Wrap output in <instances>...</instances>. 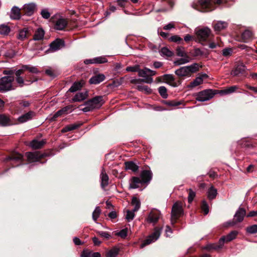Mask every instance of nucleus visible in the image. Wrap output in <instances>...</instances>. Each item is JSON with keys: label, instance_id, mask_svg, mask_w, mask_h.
<instances>
[{"label": "nucleus", "instance_id": "1", "mask_svg": "<svg viewBox=\"0 0 257 257\" xmlns=\"http://www.w3.org/2000/svg\"><path fill=\"white\" fill-rule=\"evenodd\" d=\"M200 66L198 63H195L190 65L181 67L176 70L175 73L179 77H189L193 73L197 72L199 69Z\"/></svg>", "mask_w": 257, "mask_h": 257}, {"label": "nucleus", "instance_id": "2", "mask_svg": "<svg viewBox=\"0 0 257 257\" xmlns=\"http://www.w3.org/2000/svg\"><path fill=\"white\" fill-rule=\"evenodd\" d=\"M104 103V101L102 96H96L86 101L84 104L85 107L81 109L84 112L90 111L94 109L100 108Z\"/></svg>", "mask_w": 257, "mask_h": 257}, {"label": "nucleus", "instance_id": "3", "mask_svg": "<svg viewBox=\"0 0 257 257\" xmlns=\"http://www.w3.org/2000/svg\"><path fill=\"white\" fill-rule=\"evenodd\" d=\"M156 72L152 70L149 68H145L143 69H139L138 75L140 77H143L144 79H135L132 80V83H136L138 82H144L147 83H152L153 79L152 78V76L155 75Z\"/></svg>", "mask_w": 257, "mask_h": 257}, {"label": "nucleus", "instance_id": "4", "mask_svg": "<svg viewBox=\"0 0 257 257\" xmlns=\"http://www.w3.org/2000/svg\"><path fill=\"white\" fill-rule=\"evenodd\" d=\"M238 234L237 231L234 230L230 232L226 236H222L219 240L218 244H211L208 245L206 247L207 249H219L222 247L224 242H229L233 239H235Z\"/></svg>", "mask_w": 257, "mask_h": 257}, {"label": "nucleus", "instance_id": "5", "mask_svg": "<svg viewBox=\"0 0 257 257\" xmlns=\"http://www.w3.org/2000/svg\"><path fill=\"white\" fill-rule=\"evenodd\" d=\"M183 214L182 204L181 202H176L172 206L171 211V222L173 226L177 222V219Z\"/></svg>", "mask_w": 257, "mask_h": 257}, {"label": "nucleus", "instance_id": "6", "mask_svg": "<svg viewBox=\"0 0 257 257\" xmlns=\"http://www.w3.org/2000/svg\"><path fill=\"white\" fill-rule=\"evenodd\" d=\"M15 78L13 76H6L0 79V91L7 92L15 88L13 87L12 83Z\"/></svg>", "mask_w": 257, "mask_h": 257}, {"label": "nucleus", "instance_id": "7", "mask_svg": "<svg viewBox=\"0 0 257 257\" xmlns=\"http://www.w3.org/2000/svg\"><path fill=\"white\" fill-rule=\"evenodd\" d=\"M193 7L203 12L211 11L214 9L210 0H199L196 4L193 5Z\"/></svg>", "mask_w": 257, "mask_h": 257}, {"label": "nucleus", "instance_id": "8", "mask_svg": "<svg viewBox=\"0 0 257 257\" xmlns=\"http://www.w3.org/2000/svg\"><path fill=\"white\" fill-rule=\"evenodd\" d=\"M162 229V228L156 227L154 232L141 244V248L156 241L161 235Z\"/></svg>", "mask_w": 257, "mask_h": 257}, {"label": "nucleus", "instance_id": "9", "mask_svg": "<svg viewBox=\"0 0 257 257\" xmlns=\"http://www.w3.org/2000/svg\"><path fill=\"white\" fill-rule=\"evenodd\" d=\"M214 95V93L211 89H207L198 93L196 99L199 101H205L210 100Z\"/></svg>", "mask_w": 257, "mask_h": 257}, {"label": "nucleus", "instance_id": "10", "mask_svg": "<svg viewBox=\"0 0 257 257\" xmlns=\"http://www.w3.org/2000/svg\"><path fill=\"white\" fill-rule=\"evenodd\" d=\"M36 9V4L34 3H31L25 4L22 9V10L25 15L28 16H31L33 15Z\"/></svg>", "mask_w": 257, "mask_h": 257}, {"label": "nucleus", "instance_id": "11", "mask_svg": "<svg viewBox=\"0 0 257 257\" xmlns=\"http://www.w3.org/2000/svg\"><path fill=\"white\" fill-rule=\"evenodd\" d=\"M162 78L164 81L173 87H178L181 84V80L175 81L174 77L172 74H164Z\"/></svg>", "mask_w": 257, "mask_h": 257}, {"label": "nucleus", "instance_id": "12", "mask_svg": "<svg viewBox=\"0 0 257 257\" xmlns=\"http://www.w3.org/2000/svg\"><path fill=\"white\" fill-rule=\"evenodd\" d=\"M51 21L55 23L54 29L57 30H63L67 25V21L63 17H60L55 22L52 17Z\"/></svg>", "mask_w": 257, "mask_h": 257}, {"label": "nucleus", "instance_id": "13", "mask_svg": "<svg viewBox=\"0 0 257 257\" xmlns=\"http://www.w3.org/2000/svg\"><path fill=\"white\" fill-rule=\"evenodd\" d=\"M64 46V41L61 39H57L51 43L49 51L51 52H54L60 50Z\"/></svg>", "mask_w": 257, "mask_h": 257}, {"label": "nucleus", "instance_id": "14", "mask_svg": "<svg viewBox=\"0 0 257 257\" xmlns=\"http://www.w3.org/2000/svg\"><path fill=\"white\" fill-rule=\"evenodd\" d=\"M210 34V30L208 28H205L199 30L196 32V35L200 41H205Z\"/></svg>", "mask_w": 257, "mask_h": 257}, {"label": "nucleus", "instance_id": "15", "mask_svg": "<svg viewBox=\"0 0 257 257\" xmlns=\"http://www.w3.org/2000/svg\"><path fill=\"white\" fill-rule=\"evenodd\" d=\"M36 116V112L33 111H29L27 113L24 114L18 118V121L20 123H24L32 119Z\"/></svg>", "mask_w": 257, "mask_h": 257}, {"label": "nucleus", "instance_id": "16", "mask_svg": "<svg viewBox=\"0 0 257 257\" xmlns=\"http://www.w3.org/2000/svg\"><path fill=\"white\" fill-rule=\"evenodd\" d=\"M26 155L28 160L31 162H35L38 161L41 158L43 157L44 155L41 154L38 152H27Z\"/></svg>", "mask_w": 257, "mask_h": 257}, {"label": "nucleus", "instance_id": "17", "mask_svg": "<svg viewBox=\"0 0 257 257\" xmlns=\"http://www.w3.org/2000/svg\"><path fill=\"white\" fill-rule=\"evenodd\" d=\"M160 212L158 210H153L149 213L147 220L149 223L155 224L160 218Z\"/></svg>", "mask_w": 257, "mask_h": 257}, {"label": "nucleus", "instance_id": "18", "mask_svg": "<svg viewBox=\"0 0 257 257\" xmlns=\"http://www.w3.org/2000/svg\"><path fill=\"white\" fill-rule=\"evenodd\" d=\"M245 210L243 208L239 207L236 211L234 215V220L235 221V223L242 221L244 217L245 216Z\"/></svg>", "mask_w": 257, "mask_h": 257}, {"label": "nucleus", "instance_id": "19", "mask_svg": "<svg viewBox=\"0 0 257 257\" xmlns=\"http://www.w3.org/2000/svg\"><path fill=\"white\" fill-rule=\"evenodd\" d=\"M13 124V122L9 115L5 114H0V126H7Z\"/></svg>", "mask_w": 257, "mask_h": 257}, {"label": "nucleus", "instance_id": "20", "mask_svg": "<svg viewBox=\"0 0 257 257\" xmlns=\"http://www.w3.org/2000/svg\"><path fill=\"white\" fill-rule=\"evenodd\" d=\"M207 75L206 74H202L200 76L197 77L192 82H191L188 86L187 88L192 89L195 87L203 82V78H206Z\"/></svg>", "mask_w": 257, "mask_h": 257}, {"label": "nucleus", "instance_id": "21", "mask_svg": "<svg viewBox=\"0 0 257 257\" xmlns=\"http://www.w3.org/2000/svg\"><path fill=\"white\" fill-rule=\"evenodd\" d=\"M152 172L150 170H143L141 173V178L144 183H149L152 179Z\"/></svg>", "mask_w": 257, "mask_h": 257}, {"label": "nucleus", "instance_id": "22", "mask_svg": "<svg viewBox=\"0 0 257 257\" xmlns=\"http://www.w3.org/2000/svg\"><path fill=\"white\" fill-rule=\"evenodd\" d=\"M100 178L101 180V187L102 189H104L108 185L109 178L103 168L101 169Z\"/></svg>", "mask_w": 257, "mask_h": 257}, {"label": "nucleus", "instance_id": "23", "mask_svg": "<svg viewBox=\"0 0 257 257\" xmlns=\"http://www.w3.org/2000/svg\"><path fill=\"white\" fill-rule=\"evenodd\" d=\"M246 70V66L242 63L237 65L232 71L231 74L233 76H237L239 74H243Z\"/></svg>", "mask_w": 257, "mask_h": 257}, {"label": "nucleus", "instance_id": "24", "mask_svg": "<svg viewBox=\"0 0 257 257\" xmlns=\"http://www.w3.org/2000/svg\"><path fill=\"white\" fill-rule=\"evenodd\" d=\"M105 77L103 74H98L92 76L89 79V83L92 84H97L103 81Z\"/></svg>", "mask_w": 257, "mask_h": 257}, {"label": "nucleus", "instance_id": "25", "mask_svg": "<svg viewBox=\"0 0 257 257\" xmlns=\"http://www.w3.org/2000/svg\"><path fill=\"white\" fill-rule=\"evenodd\" d=\"M21 9L17 7H13L11 11L10 18L13 20H19L21 18Z\"/></svg>", "mask_w": 257, "mask_h": 257}, {"label": "nucleus", "instance_id": "26", "mask_svg": "<svg viewBox=\"0 0 257 257\" xmlns=\"http://www.w3.org/2000/svg\"><path fill=\"white\" fill-rule=\"evenodd\" d=\"M23 156L22 154L14 152L8 158L6 159V161H13L16 162H22L23 161Z\"/></svg>", "mask_w": 257, "mask_h": 257}, {"label": "nucleus", "instance_id": "27", "mask_svg": "<svg viewBox=\"0 0 257 257\" xmlns=\"http://www.w3.org/2000/svg\"><path fill=\"white\" fill-rule=\"evenodd\" d=\"M88 96L87 91L78 92L73 97V102H79L85 99Z\"/></svg>", "mask_w": 257, "mask_h": 257}, {"label": "nucleus", "instance_id": "28", "mask_svg": "<svg viewBox=\"0 0 257 257\" xmlns=\"http://www.w3.org/2000/svg\"><path fill=\"white\" fill-rule=\"evenodd\" d=\"M143 183L141 179L137 177H133L131 180L130 188L131 189H136L139 187L140 184Z\"/></svg>", "mask_w": 257, "mask_h": 257}, {"label": "nucleus", "instance_id": "29", "mask_svg": "<svg viewBox=\"0 0 257 257\" xmlns=\"http://www.w3.org/2000/svg\"><path fill=\"white\" fill-rule=\"evenodd\" d=\"M70 109L69 106H65L60 110L57 111L55 114L53 115V116L50 119L51 121H54L56 119L61 116L63 114L67 113V111Z\"/></svg>", "mask_w": 257, "mask_h": 257}, {"label": "nucleus", "instance_id": "30", "mask_svg": "<svg viewBox=\"0 0 257 257\" xmlns=\"http://www.w3.org/2000/svg\"><path fill=\"white\" fill-rule=\"evenodd\" d=\"M45 143L46 142L44 140L38 141L37 140H33L30 143V146L33 149H38L41 148Z\"/></svg>", "mask_w": 257, "mask_h": 257}, {"label": "nucleus", "instance_id": "31", "mask_svg": "<svg viewBox=\"0 0 257 257\" xmlns=\"http://www.w3.org/2000/svg\"><path fill=\"white\" fill-rule=\"evenodd\" d=\"M228 26V24L224 21H218L214 26V29L215 31H220L225 29Z\"/></svg>", "mask_w": 257, "mask_h": 257}, {"label": "nucleus", "instance_id": "32", "mask_svg": "<svg viewBox=\"0 0 257 257\" xmlns=\"http://www.w3.org/2000/svg\"><path fill=\"white\" fill-rule=\"evenodd\" d=\"M125 167L126 170H131L134 172H137L139 169L138 166L132 161L125 162Z\"/></svg>", "mask_w": 257, "mask_h": 257}, {"label": "nucleus", "instance_id": "33", "mask_svg": "<svg viewBox=\"0 0 257 257\" xmlns=\"http://www.w3.org/2000/svg\"><path fill=\"white\" fill-rule=\"evenodd\" d=\"M251 32L249 30L244 31L241 34V40L243 42H247L252 37Z\"/></svg>", "mask_w": 257, "mask_h": 257}, {"label": "nucleus", "instance_id": "34", "mask_svg": "<svg viewBox=\"0 0 257 257\" xmlns=\"http://www.w3.org/2000/svg\"><path fill=\"white\" fill-rule=\"evenodd\" d=\"M217 194V190L213 186H212L209 188V189L208 190V192H207L208 198L210 200L213 199L216 197Z\"/></svg>", "mask_w": 257, "mask_h": 257}, {"label": "nucleus", "instance_id": "35", "mask_svg": "<svg viewBox=\"0 0 257 257\" xmlns=\"http://www.w3.org/2000/svg\"><path fill=\"white\" fill-rule=\"evenodd\" d=\"M27 33L28 31L26 29L21 30L19 31L17 38L21 41H24L27 38Z\"/></svg>", "mask_w": 257, "mask_h": 257}, {"label": "nucleus", "instance_id": "36", "mask_svg": "<svg viewBox=\"0 0 257 257\" xmlns=\"http://www.w3.org/2000/svg\"><path fill=\"white\" fill-rule=\"evenodd\" d=\"M80 124L74 123L68 125L63 127L61 131L62 133H66L67 132L71 131L79 127Z\"/></svg>", "mask_w": 257, "mask_h": 257}, {"label": "nucleus", "instance_id": "37", "mask_svg": "<svg viewBox=\"0 0 257 257\" xmlns=\"http://www.w3.org/2000/svg\"><path fill=\"white\" fill-rule=\"evenodd\" d=\"M11 29L9 26L5 24L0 25V34L8 35L10 32Z\"/></svg>", "mask_w": 257, "mask_h": 257}, {"label": "nucleus", "instance_id": "38", "mask_svg": "<svg viewBox=\"0 0 257 257\" xmlns=\"http://www.w3.org/2000/svg\"><path fill=\"white\" fill-rule=\"evenodd\" d=\"M160 53L161 56L167 57H171L173 55V53L167 47H163L161 49Z\"/></svg>", "mask_w": 257, "mask_h": 257}, {"label": "nucleus", "instance_id": "39", "mask_svg": "<svg viewBox=\"0 0 257 257\" xmlns=\"http://www.w3.org/2000/svg\"><path fill=\"white\" fill-rule=\"evenodd\" d=\"M44 34L45 33L44 30L42 29H39L36 32L34 39L35 40H41L43 39Z\"/></svg>", "mask_w": 257, "mask_h": 257}, {"label": "nucleus", "instance_id": "40", "mask_svg": "<svg viewBox=\"0 0 257 257\" xmlns=\"http://www.w3.org/2000/svg\"><path fill=\"white\" fill-rule=\"evenodd\" d=\"M132 204L134 206V211H138L141 206V202L138 198L134 197L132 200Z\"/></svg>", "mask_w": 257, "mask_h": 257}, {"label": "nucleus", "instance_id": "41", "mask_svg": "<svg viewBox=\"0 0 257 257\" xmlns=\"http://www.w3.org/2000/svg\"><path fill=\"white\" fill-rule=\"evenodd\" d=\"M82 87V84L80 82H76L73 84L71 87L69 88V91L71 92H74L81 89Z\"/></svg>", "mask_w": 257, "mask_h": 257}, {"label": "nucleus", "instance_id": "42", "mask_svg": "<svg viewBox=\"0 0 257 257\" xmlns=\"http://www.w3.org/2000/svg\"><path fill=\"white\" fill-rule=\"evenodd\" d=\"M176 55L179 57H189L183 47H178L176 49Z\"/></svg>", "mask_w": 257, "mask_h": 257}, {"label": "nucleus", "instance_id": "43", "mask_svg": "<svg viewBox=\"0 0 257 257\" xmlns=\"http://www.w3.org/2000/svg\"><path fill=\"white\" fill-rule=\"evenodd\" d=\"M40 15L44 19H48L51 16V13L48 8H44L41 10Z\"/></svg>", "mask_w": 257, "mask_h": 257}, {"label": "nucleus", "instance_id": "44", "mask_svg": "<svg viewBox=\"0 0 257 257\" xmlns=\"http://www.w3.org/2000/svg\"><path fill=\"white\" fill-rule=\"evenodd\" d=\"M119 250L116 247H114L106 253V257H116L118 253Z\"/></svg>", "mask_w": 257, "mask_h": 257}, {"label": "nucleus", "instance_id": "45", "mask_svg": "<svg viewBox=\"0 0 257 257\" xmlns=\"http://www.w3.org/2000/svg\"><path fill=\"white\" fill-rule=\"evenodd\" d=\"M101 213V210L99 207H96L94 211L92 213V219L94 221L96 222L98 218Z\"/></svg>", "mask_w": 257, "mask_h": 257}, {"label": "nucleus", "instance_id": "46", "mask_svg": "<svg viewBox=\"0 0 257 257\" xmlns=\"http://www.w3.org/2000/svg\"><path fill=\"white\" fill-rule=\"evenodd\" d=\"M190 61L189 57H183L177 61H174V64L179 66L182 64H186Z\"/></svg>", "mask_w": 257, "mask_h": 257}, {"label": "nucleus", "instance_id": "47", "mask_svg": "<svg viewBox=\"0 0 257 257\" xmlns=\"http://www.w3.org/2000/svg\"><path fill=\"white\" fill-rule=\"evenodd\" d=\"M23 69H25V70H28L30 72L37 74L39 73V70L35 66H30L29 65H23Z\"/></svg>", "mask_w": 257, "mask_h": 257}, {"label": "nucleus", "instance_id": "48", "mask_svg": "<svg viewBox=\"0 0 257 257\" xmlns=\"http://www.w3.org/2000/svg\"><path fill=\"white\" fill-rule=\"evenodd\" d=\"M169 41H170L171 42L178 43L179 44H183V39L180 37H179L178 35L172 36L169 38Z\"/></svg>", "mask_w": 257, "mask_h": 257}, {"label": "nucleus", "instance_id": "49", "mask_svg": "<svg viewBox=\"0 0 257 257\" xmlns=\"http://www.w3.org/2000/svg\"><path fill=\"white\" fill-rule=\"evenodd\" d=\"M159 92L160 95L163 98H166L168 97V94L167 92V89L165 86H160L158 88Z\"/></svg>", "mask_w": 257, "mask_h": 257}, {"label": "nucleus", "instance_id": "50", "mask_svg": "<svg viewBox=\"0 0 257 257\" xmlns=\"http://www.w3.org/2000/svg\"><path fill=\"white\" fill-rule=\"evenodd\" d=\"M94 58L95 64H102L107 62V59L104 56H100Z\"/></svg>", "mask_w": 257, "mask_h": 257}, {"label": "nucleus", "instance_id": "51", "mask_svg": "<svg viewBox=\"0 0 257 257\" xmlns=\"http://www.w3.org/2000/svg\"><path fill=\"white\" fill-rule=\"evenodd\" d=\"M246 232L250 234H254L257 233V225L254 224L248 226L246 229Z\"/></svg>", "mask_w": 257, "mask_h": 257}, {"label": "nucleus", "instance_id": "52", "mask_svg": "<svg viewBox=\"0 0 257 257\" xmlns=\"http://www.w3.org/2000/svg\"><path fill=\"white\" fill-rule=\"evenodd\" d=\"M135 211H134V210L132 211L127 210L125 218L127 219L128 221L130 222L134 219L135 217Z\"/></svg>", "mask_w": 257, "mask_h": 257}, {"label": "nucleus", "instance_id": "53", "mask_svg": "<svg viewBox=\"0 0 257 257\" xmlns=\"http://www.w3.org/2000/svg\"><path fill=\"white\" fill-rule=\"evenodd\" d=\"M45 73L47 75L52 78L56 77L57 74L56 71L51 68L46 69Z\"/></svg>", "mask_w": 257, "mask_h": 257}, {"label": "nucleus", "instance_id": "54", "mask_svg": "<svg viewBox=\"0 0 257 257\" xmlns=\"http://www.w3.org/2000/svg\"><path fill=\"white\" fill-rule=\"evenodd\" d=\"M201 209L205 215H206L208 213L209 207L207 202L205 201H203L202 202Z\"/></svg>", "mask_w": 257, "mask_h": 257}, {"label": "nucleus", "instance_id": "55", "mask_svg": "<svg viewBox=\"0 0 257 257\" xmlns=\"http://www.w3.org/2000/svg\"><path fill=\"white\" fill-rule=\"evenodd\" d=\"M138 89L140 91H145L147 93H150L152 92V90L148 86L144 85H138Z\"/></svg>", "mask_w": 257, "mask_h": 257}, {"label": "nucleus", "instance_id": "56", "mask_svg": "<svg viewBox=\"0 0 257 257\" xmlns=\"http://www.w3.org/2000/svg\"><path fill=\"white\" fill-rule=\"evenodd\" d=\"M196 195V193L191 189H189V194L188 197V202L191 203Z\"/></svg>", "mask_w": 257, "mask_h": 257}, {"label": "nucleus", "instance_id": "57", "mask_svg": "<svg viewBox=\"0 0 257 257\" xmlns=\"http://www.w3.org/2000/svg\"><path fill=\"white\" fill-rule=\"evenodd\" d=\"M203 54V52L199 48H195L192 53V55L194 57L201 56Z\"/></svg>", "mask_w": 257, "mask_h": 257}, {"label": "nucleus", "instance_id": "58", "mask_svg": "<svg viewBox=\"0 0 257 257\" xmlns=\"http://www.w3.org/2000/svg\"><path fill=\"white\" fill-rule=\"evenodd\" d=\"M16 81L20 87H23L24 85V79L22 76H16Z\"/></svg>", "mask_w": 257, "mask_h": 257}, {"label": "nucleus", "instance_id": "59", "mask_svg": "<svg viewBox=\"0 0 257 257\" xmlns=\"http://www.w3.org/2000/svg\"><path fill=\"white\" fill-rule=\"evenodd\" d=\"M127 234V228L123 229L116 233V234L117 235L119 236L122 238H125Z\"/></svg>", "mask_w": 257, "mask_h": 257}, {"label": "nucleus", "instance_id": "60", "mask_svg": "<svg viewBox=\"0 0 257 257\" xmlns=\"http://www.w3.org/2000/svg\"><path fill=\"white\" fill-rule=\"evenodd\" d=\"M237 87L236 86H232L228 88H226V89L224 90L223 91V92L224 94H229L235 91Z\"/></svg>", "mask_w": 257, "mask_h": 257}, {"label": "nucleus", "instance_id": "61", "mask_svg": "<svg viewBox=\"0 0 257 257\" xmlns=\"http://www.w3.org/2000/svg\"><path fill=\"white\" fill-rule=\"evenodd\" d=\"M232 53V50L231 48H225L222 50V55L225 57L231 55Z\"/></svg>", "mask_w": 257, "mask_h": 257}, {"label": "nucleus", "instance_id": "62", "mask_svg": "<svg viewBox=\"0 0 257 257\" xmlns=\"http://www.w3.org/2000/svg\"><path fill=\"white\" fill-rule=\"evenodd\" d=\"M139 66L138 65H136L135 66H131L127 67L126 69V70L128 72H138L139 71Z\"/></svg>", "mask_w": 257, "mask_h": 257}, {"label": "nucleus", "instance_id": "63", "mask_svg": "<svg viewBox=\"0 0 257 257\" xmlns=\"http://www.w3.org/2000/svg\"><path fill=\"white\" fill-rule=\"evenodd\" d=\"M175 28V25L174 22H171L168 24L165 25L163 27V29L165 30H170Z\"/></svg>", "mask_w": 257, "mask_h": 257}, {"label": "nucleus", "instance_id": "64", "mask_svg": "<svg viewBox=\"0 0 257 257\" xmlns=\"http://www.w3.org/2000/svg\"><path fill=\"white\" fill-rule=\"evenodd\" d=\"M81 257H92V252L83 251L81 254Z\"/></svg>", "mask_w": 257, "mask_h": 257}]
</instances>
